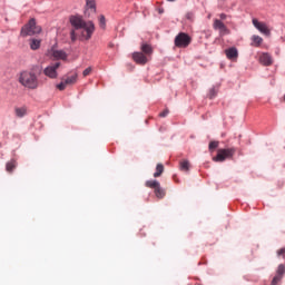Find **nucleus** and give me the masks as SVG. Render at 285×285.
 Masks as SVG:
<instances>
[{
	"mask_svg": "<svg viewBox=\"0 0 285 285\" xmlns=\"http://www.w3.org/2000/svg\"><path fill=\"white\" fill-rule=\"evenodd\" d=\"M69 21L73 28L70 32L71 41H77V37H79V31L80 37H82V39H86V41L91 39L92 33L95 32V23H92V21L86 22V20H83V18L79 16H71Z\"/></svg>",
	"mask_w": 285,
	"mask_h": 285,
	"instance_id": "1",
	"label": "nucleus"
},
{
	"mask_svg": "<svg viewBox=\"0 0 285 285\" xmlns=\"http://www.w3.org/2000/svg\"><path fill=\"white\" fill-rule=\"evenodd\" d=\"M19 83L29 90H37L39 88V78L35 72L22 71L19 76Z\"/></svg>",
	"mask_w": 285,
	"mask_h": 285,
	"instance_id": "2",
	"label": "nucleus"
},
{
	"mask_svg": "<svg viewBox=\"0 0 285 285\" xmlns=\"http://www.w3.org/2000/svg\"><path fill=\"white\" fill-rule=\"evenodd\" d=\"M39 33H41V27L37 26V20L33 18H31L21 29V37H32L33 35Z\"/></svg>",
	"mask_w": 285,
	"mask_h": 285,
	"instance_id": "3",
	"label": "nucleus"
},
{
	"mask_svg": "<svg viewBox=\"0 0 285 285\" xmlns=\"http://www.w3.org/2000/svg\"><path fill=\"white\" fill-rule=\"evenodd\" d=\"M47 57H49V59H55V61H66V59H68V53L53 46L47 51Z\"/></svg>",
	"mask_w": 285,
	"mask_h": 285,
	"instance_id": "4",
	"label": "nucleus"
},
{
	"mask_svg": "<svg viewBox=\"0 0 285 285\" xmlns=\"http://www.w3.org/2000/svg\"><path fill=\"white\" fill-rule=\"evenodd\" d=\"M174 43L176 48H188V45L193 43V38L188 33L180 32L176 36Z\"/></svg>",
	"mask_w": 285,
	"mask_h": 285,
	"instance_id": "5",
	"label": "nucleus"
},
{
	"mask_svg": "<svg viewBox=\"0 0 285 285\" xmlns=\"http://www.w3.org/2000/svg\"><path fill=\"white\" fill-rule=\"evenodd\" d=\"M236 149L235 148H227V149H218L217 155L213 158V161H226V159H230L233 155H235Z\"/></svg>",
	"mask_w": 285,
	"mask_h": 285,
	"instance_id": "6",
	"label": "nucleus"
},
{
	"mask_svg": "<svg viewBox=\"0 0 285 285\" xmlns=\"http://www.w3.org/2000/svg\"><path fill=\"white\" fill-rule=\"evenodd\" d=\"M59 68H61V62L49 65L47 68H45L43 75L49 77V79H57V77H59V73H57Z\"/></svg>",
	"mask_w": 285,
	"mask_h": 285,
	"instance_id": "7",
	"label": "nucleus"
},
{
	"mask_svg": "<svg viewBox=\"0 0 285 285\" xmlns=\"http://www.w3.org/2000/svg\"><path fill=\"white\" fill-rule=\"evenodd\" d=\"M252 23L254 28H256L262 35H265L266 37L271 36V29H268V26H266L265 22H259L257 18H253Z\"/></svg>",
	"mask_w": 285,
	"mask_h": 285,
	"instance_id": "8",
	"label": "nucleus"
},
{
	"mask_svg": "<svg viewBox=\"0 0 285 285\" xmlns=\"http://www.w3.org/2000/svg\"><path fill=\"white\" fill-rule=\"evenodd\" d=\"M213 28H214V30L219 31L220 37H224L226 35H230V30L228 29V27H226V24H224V22H222V20H219V19L214 20Z\"/></svg>",
	"mask_w": 285,
	"mask_h": 285,
	"instance_id": "9",
	"label": "nucleus"
},
{
	"mask_svg": "<svg viewBox=\"0 0 285 285\" xmlns=\"http://www.w3.org/2000/svg\"><path fill=\"white\" fill-rule=\"evenodd\" d=\"M132 60L135 63H138V66H146V63L150 61V58L141 51H136L132 53Z\"/></svg>",
	"mask_w": 285,
	"mask_h": 285,
	"instance_id": "10",
	"label": "nucleus"
},
{
	"mask_svg": "<svg viewBox=\"0 0 285 285\" xmlns=\"http://www.w3.org/2000/svg\"><path fill=\"white\" fill-rule=\"evenodd\" d=\"M225 55L227 57V59H229L230 61L237 59V57H239V52L237 51V48L235 47H230L228 49L225 50Z\"/></svg>",
	"mask_w": 285,
	"mask_h": 285,
	"instance_id": "11",
	"label": "nucleus"
},
{
	"mask_svg": "<svg viewBox=\"0 0 285 285\" xmlns=\"http://www.w3.org/2000/svg\"><path fill=\"white\" fill-rule=\"evenodd\" d=\"M259 63H262V66H273V57L266 52L261 53Z\"/></svg>",
	"mask_w": 285,
	"mask_h": 285,
	"instance_id": "12",
	"label": "nucleus"
},
{
	"mask_svg": "<svg viewBox=\"0 0 285 285\" xmlns=\"http://www.w3.org/2000/svg\"><path fill=\"white\" fill-rule=\"evenodd\" d=\"M250 41H252L250 46L253 48H259L262 46V43H264V38L257 36V35H254V36H252Z\"/></svg>",
	"mask_w": 285,
	"mask_h": 285,
	"instance_id": "13",
	"label": "nucleus"
},
{
	"mask_svg": "<svg viewBox=\"0 0 285 285\" xmlns=\"http://www.w3.org/2000/svg\"><path fill=\"white\" fill-rule=\"evenodd\" d=\"M140 52H142V55L147 56L149 59L153 56V47L148 43H142L140 46Z\"/></svg>",
	"mask_w": 285,
	"mask_h": 285,
	"instance_id": "14",
	"label": "nucleus"
},
{
	"mask_svg": "<svg viewBox=\"0 0 285 285\" xmlns=\"http://www.w3.org/2000/svg\"><path fill=\"white\" fill-rule=\"evenodd\" d=\"M78 77H79V75L73 73L71 76H68L67 78H63V80L67 86H75V83H77Z\"/></svg>",
	"mask_w": 285,
	"mask_h": 285,
	"instance_id": "15",
	"label": "nucleus"
},
{
	"mask_svg": "<svg viewBox=\"0 0 285 285\" xmlns=\"http://www.w3.org/2000/svg\"><path fill=\"white\" fill-rule=\"evenodd\" d=\"M154 190L158 199H164V197H166V191L161 188V185H158Z\"/></svg>",
	"mask_w": 285,
	"mask_h": 285,
	"instance_id": "16",
	"label": "nucleus"
},
{
	"mask_svg": "<svg viewBox=\"0 0 285 285\" xmlns=\"http://www.w3.org/2000/svg\"><path fill=\"white\" fill-rule=\"evenodd\" d=\"M14 112H16V117H26V115L28 114V109L26 107H17L14 109Z\"/></svg>",
	"mask_w": 285,
	"mask_h": 285,
	"instance_id": "17",
	"label": "nucleus"
},
{
	"mask_svg": "<svg viewBox=\"0 0 285 285\" xmlns=\"http://www.w3.org/2000/svg\"><path fill=\"white\" fill-rule=\"evenodd\" d=\"M179 169L183 170V173H188V170H190V161H188V160H180Z\"/></svg>",
	"mask_w": 285,
	"mask_h": 285,
	"instance_id": "18",
	"label": "nucleus"
},
{
	"mask_svg": "<svg viewBox=\"0 0 285 285\" xmlns=\"http://www.w3.org/2000/svg\"><path fill=\"white\" fill-rule=\"evenodd\" d=\"M86 7H87V10H90L91 12H96L97 10V4L95 0H86Z\"/></svg>",
	"mask_w": 285,
	"mask_h": 285,
	"instance_id": "19",
	"label": "nucleus"
},
{
	"mask_svg": "<svg viewBox=\"0 0 285 285\" xmlns=\"http://www.w3.org/2000/svg\"><path fill=\"white\" fill-rule=\"evenodd\" d=\"M30 48H31V50H39V48H41V40L31 39Z\"/></svg>",
	"mask_w": 285,
	"mask_h": 285,
	"instance_id": "20",
	"label": "nucleus"
},
{
	"mask_svg": "<svg viewBox=\"0 0 285 285\" xmlns=\"http://www.w3.org/2000/svg\"><path fill=\"white\" fill-rule=\"evenodd\" d=\"M16 168H17V160H10L6 165L7 173H12V170H14Z\"/></svg>",
	"mask_w": 285,
	"mask_h": 285,
	"instance_id": "21",
	"label": "nucleus"
},
{
	"mask_svg": "<svg viewBox=\"0 0 285 285\" xmlns=\"http://www.w3.org/2000/svg\"><path fill=\"white\" fill-rule=\"evenodd\" d=\"M145 186H146L147 188H153V189L155 190L158 186H160V184H159V181H157V180H147V181L145 183Z\"/></svg>",
	"mask_w": 285,
	"mask_h": 285,
	"instance_id": "22",
	"label": "nucleus"
},
{
	"mask_svg": "<svg viewBox=\"0 0 285 285\" xmlns=\"http://www.w3.org/2000/svg\"><path fill=\"white\" fill-rule=\"evenodd\" d=\"M164 174V165L163 164H158L156 166V173H154V177H161V175Z\"/></svg>",
	"mask_w": 285,
	"mask_h": 285,
	"instance_id": "23",
	"label": "nucleus"
},
{
	"mask_svg": "<svg viewBox=\"0 0 285 285\" xmlns=\"http://www.w3.org/2000/svg\"><path fill=\"white\" fill-rule=\"evenodd\" d=\"M208 148L210 151L215 150L216 148H219V141H216V140L210 141Z\"/></svg>",
	"mask_w": 285,
	"mask_h": 285,
	"instance_id": "24",
	"label": "nucleus"
},
{
	"mask_svg": "<svg viewBox=\"0 0 285 285\" xmlns=\"http://www.w3.org/2000/svg\"><path fill=\"white\" fill-rule=\"evenodd\" d=\"M67 86H68V85L66 83V80L62 79V81L57 85V88H58V90H66V87H67Z\"/></svg>",
	"mask_w": 285,
	"mask_h": 285,
	"instance_id": "25",
	"label": "nucleus"
},
{
	"mask_svg": "<svg viewBox=\"0 0 285 285\" xmlns=\"http://www.w3.org/2000/svg\"><path fill=\"white\" fill-rule=\"evenodd\" d=\"M99 26L102 29L106 28V17L100 16V18H99Z\"/></svg>",
	"mask_w": 285,
	"mask_h": 285,
	"instance_id": "26",
	"label": "nucleus"
},
{
	"mask_svg": "<svg viewBox=\"0 0 285 285\" xmlns=\"http://www.w3.org/2000/svg\"><path fill=\"white\" fill-rule=\"evenodd\" d=\"M284 273H285L284 265H279L278 268H277V274L276 275H279L282 277L284 275Z\"/></svg>",
	"mask_w": 285,
	"mask_h": 285,
	"instance_id": "27",
	"label": "nucleus"
},
{
	"mask_svg": "<svg viewBox=\"0 0 285 285\" xmlns=\"http://www.w3.org/2000/svg\"><path fill=\"white\" fill-rule=\"evenodd\" d=\"M282 282V276L276 274V276L272 281V285H277V283Z\"/></svg>",
	"mask_w": 285,
	"mask_h": 285,
	"instance_id": "28",
	"label": "nucleus"
},
{
	"mask_svg": "<svg viewBox=\"0 0 285 285\" xmlns=\"http://www.w3.org/2000/svg\"><path fill=\"white\" fill-rule=\"evenodd\" d=\"M90 72H92V67H89V68L85 69V70L82 71V76H83V77H88V75H90Z\"/></svg>",
	"mask_w": 285,
	"mask_h": 285,
	"instance_id": "29",
	"label": "nucleus"
},
{
	"mask_svg": "<svg viewBox=\"0 0 285 285\" xmlns=\"http://www.w3.org/2000/svg\"><path fill=\"white\" fill-rule=\"evenodd\" d=\"M217 96V91L215 90V88L209 90V99H213L214 97Z\"/></svg>",
	"mask_w": 285,
	"mask_h": 285,
	"instance_id": "30",
	"label": "nucleus"
},
{
	"mask_svg": "<svg viewBox=\"0 0 285 285\" xmlns=\"http://www.w3.org/2000/svg\"><path fill=\"white\" fill-rule=\"evenodd\" d=\"M278 257H285V247L277 250Z\"/></svg>",
	"mask_w": 285,
	"mask_h": 285,
	"instance_id": "31",
	"label": "nucleus"
},
{
	"mask_svg": "<svg viewBox=\"0 0 285 285\" xmlns=\"http://www.w3.org/2000/svg\"><path fill=\"white\" fill-rule=\"evenodd\" d=\"M170 111L168 109H165L163 112L159 114V117H168V114Z\"/></svg>",
	"mask_w": 285,
	"mask_h": 285,
	"instance_id": "32",
	"label": "nucleus"
},
{
	"mask_svg": "<svg viewBox=\"0 0 285 285\" xmlns=\"http://www.w3.org/2000/svg\"><path fill=\"white\" fill-rule=\"evenodd\" d=\"M219 17H220L222 21L226 20V13H220Z\"/></svg>",
	"mask_w": 285,
	"mask_h": 285,
	"instance_id": "33",
	"label": "nucleus"
},
{
	"mask_svg": "<svg viewBox=\"0 0 285 285\" xmlns=\"http://www.w3.org/2000/svg\"><path fill=\"white\" fill-rule=\"evenodd\" d=\"M193 13H187V19H191Z\"/></svg>",
	"mask_w": 285,
	"mask_h": 285,
	"instance_id": "34",
	"label": "nucleus"
},
{
	"mask_svg": "<svg viewBox=\"0 0 285 285\" xmlns=\"http://www.w3.org/2000/svg\"><path fill=\"white\" fill-rule=\"evenodd\" d=\"M167 1H170V2H173V1H175V0H167Z\"/></svg>",
	"mask_w": 285,
	"mask_h": 285,
	"instance_id": "35",
	"label": "nucleus"
}]
</instances>
